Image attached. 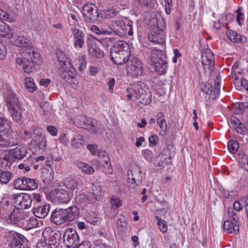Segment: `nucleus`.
I'll use <instances>...</instances> for the list:
<instances>
[{
	"label": "nucleus",
	"instance_id": "9d476101",
	"mask_svg": "<svg viewBox=\"0 0 248 248\" xmlns=\"http://www.w3.org/2000/svg\"><path fill=\"white\" fill-rule=\"evenodd\" d=\"M14 207L19 210L29 208L32 203V199L28 194L19 193L13 195Z\"/></svg>",
	"mask_w": 248,
	"mask_h": 248
},
{
	"label": "nucleus",
	"instance_id": "680f3d73",
	"mask_svg": "<svg viewBox=\"0 0 248 248\" xmlns=\"http://www.w3.org/2000/svg\"><path fill=\"white\" fill-rule=\"evenodd\" d=\"M220 77L217 76L215 80L214 88V94H218L220 92Z\"/></svg>",
	"mask_w": 248,
	"mask_h": 248
},
{
	"label": "nucleus",
	"instance_id": "c756f323",
	"mask_svg": "<svg viewBox=\"0 0 248 248\" xmlns=\"http://www.w3.org/2000/svg\"><path fill=\"white\" fill-rule=\"evenodd\" d=\"M56 199L62 203H67L70 201V197L64 189L62 188L58 189L56 192Z\"/></svg>",
	"mask_w": 248,
	"mask_h": 248
},
{
	"label": "nucleus",
	"instance_id": "412c9836",
	"mask_svg": "<svg viewBox=\"0 0 248 248\" xmlns=\"http://www.w3.org/2000/svg\"><path fill=\"white\" fill-rule=\"evenodd\" d=\"M50 210V205L46 203L34 206L33 209V213L38 218H43L47 215Z\"/></svg>",
	"mask_w": 248,
	"mask_h": 248
},
{
	"label": "nucleus",
	"instance_id": "864d4df0",
	"mask_svg": "<svg viewBox=\"0 0 248 248\" xmlns=\"http://www.w3.org/2000/svg\"><path fill=\"white\" fill-rule=\"evenodd\" d=\"M155 218L157 220V225L159 230L163 233L167 231V226L164 220L161 219L158 216H155Z\"/></svg>",
	"mask_w": 248,
	"mask_h": 248
},
{
	"label": "nucleus",
	"instance_id": "58836bf2",
	"mask_svg": "<svg viewBox=\"0 0 248 248\" xmlns=\"http://www.w3.org/2000/svg\"><path fill=\"white\" fill-rule=\"evenodd\" d=\"M110 202L111 204L110 208L111 212H112L111 216L114 217L117 214V212L115 211L116 209L121 206L122 203L120 199L116 197H112L110 199Z\"/></svg>",
	"mask_w": 248,
	"mask_h": 248
},
{
	"label": "nucleus",
	"instance_id": "f8f14e48",
	"mask_svg": "<svg viewBox=\"0 0 248 248\" xmlns=\"http://www.w3.org/2000/svg\"><path fill=\"white\" fill-rule=\"evenodd\" d=\"M84 20L87 23H93L96 21L99 16L98 9L92 3L85 4L82 9Z\"/></svg>",
	"mask_w": 248,
	"mask_h": 248
},
{
	"label": "nucleus",
	"instance_id": "423d86ee",
	"mask_svg": "<svg viewBox=\"0 0 248 248\" xmlns=\"http://www.w3.org/2000/svg\"><path fill=\"white\" fill-rule=\"evenodd\" d=\"M151 59L156 72L159 74L166 72L167 63L166 57L163 51L157 49L153 50L151 54Z\"/></svg>",
	"mask_w": 248,
	"mask_h": 248
},
{
	"label": "nucleus",
	"instance_id": "72a5a7b5",
	"mask_svg": "<svg viewBox=\"0 0 248 248\" xmlns=\"http://www.w3.org/2000/svg\"><path fill=\"white\" fill-rule=\"evenodd\" d=\"M243 72L242 69L239 67L237 63H234L231 72L232 78L233 80H241V79H243L242 75Z\"/></svg>",
	"mask_w": 248,
	"mask_h": 248
},
{
	"label": "nucleus",
	"instance_id": "79ce46f5",
	"mask_svg": "<svg viewBox=\"0 0 248 248\" xmlns=\"http://www.w3.org/2000/svg\"><path fill=\"white\" fill-rule=\"evenodd\" d=\"M75 202L81 206L86 205L90 202V200L87 197L83 194H78L75 197Z\"/></svg>",
	"mask_w": 248,
	"mask_h": 248
},
{
	"label": "nucleus",
	"instance_id": "7ed1b4c3",
	"mask_svg": "<svg viewBox=\"0 0 248 248\" xmlns=\"http://www.w3.org/2000/svg\"><path fill=\"white\" fill-rule=\"evenodd\" d=\"M26 139L31 138L30 142L31 146L38 147L39 149L44 150L46 148V140L45 135L42 134V130L34 127L24 132Z\"/></svg>",
	"mask_w": 248,
	"mask_h": 248
},
{
	"label": "nucleus",
	"instance_id": "f257e3e1",
	"mask_svg": "<svg viewBox=\"0 0 248 248\" xmlns=\"http://www.w3.org/2000/svg\"><path fill=\"white\" fill-rule=\"evenodd\" d=\"M128 44L124 41H118L113 45L110 50V56L113 62L122 65L128 62L130 52Z\"/></svg>",
	"mask_w": 248,
	"mask_h": 248
},
{
	"label": "nucleus",
	"instance_id": "09e8293b",
	"mask_svg": "<svg viewBox=\"0 0 248 248\" xmlns=\"http://www.w3.org/2000/svg\"><path fill=\"white\" fill-rule=\"evenodd\" d=\"M227 36L228 38L233 42L238 43L242 42L241 35L234 31H231Z\"/></svg>",
	"mask_w": 248,
	"mask_h": 248
},
{
	"label": "nucleus",
	"instance_id": "f03ea898",
	"mask_svg": "<svg viewBox=\"0 0 248 248\" xmlns=\"http://www.w3.org/2000/svg\"><path fill=\"white\" fill-rule=\"evenodd\" d=\"M5 98L12 119L17 123L21 122L24 109L16 95L11 92H8L5 95Z\"/></svg>",
	"mask_w": 248,
	"mask_h": 248
},
{
	"label": "nucleus",
	"instance_id": "37998d69",
	"mask_svg": "<svg viewBox=\"0 0 248 248\" xmlns=\"http://www.w3.org/2000/svg\"><path fill=\"white\" fill-rule=\"evenodd\" d=\"M17 64L23 69L25 73H29L31 71L33 65L28 63V64L25 63L21 58H17L16 60Z\"/></svg>",
	"mask_w": 248,
	"mask_h": 248
},
{
	"label": "nucleus",
	"instance_id": "cd10ccee",
	"mask_svg": "<svg viewBox=\"0 0 248 248\" xmlns=\"http://www.w3.org/2000/svg\"><path fill=\"white\" fill-rule=\"evenodd\" d=\"M67 221L74 220L79 215L78 208L76 206H71L66 209H63Z\"/></svg>",
	"mask_w": 248,
	"mask_h": 248
},
{
	"label": "nucleus",
	"instance_id": "393cba45",
	"mask_svg": "<svg viewBox=\"0 0 248 248\" xmlns=\"http://www.w3.org/2000/svg\"><path fill=\"white\" fill-rule=\"evenodd\" d=\"M128 181H134V182H140L142 180L141 170L140 168L136 167L128 172Z\"/></svg>",
	"mask_w": 248,
	"mask_h": 248
},
{
	"label": "nucleus",
	"instance_id": "a211bd4d",
	"mask_svg": "<svg viewBox=\"0 0 248 248\" xmlns=\"http://www.w3.org/2000/svg\"><path fill=\"white\" fill-rule=\"evenodd\" d=\"M58 72L61 78L67 82H72L76 75V70L71 64L69 67L68 66L59 67Z\"/></svg>",
	"mask_w": 248,
	"mask_h": 248
},
{
	"label": "nucleus",
	"instance_id": "a18cd8bd",
	"mask_svg": "<svg viewBox=\"0 0 248 248\" xmlns=\"http://www.w3.org/2000/svg\"><path fill=\"white\" fill-rule=\"evenodd\" d=\"M140 102L143 105H148L151 102V94L149 89L147 92H144L143 93L140 94L139 97Z\"/></svg>",
	"mask_w": 248,
	"mask_h": 248
},
{
	"label": "nucleus",
	"instance_id": "5fc2aeb1",
	"mask_svg": "<svg viewBox=\"0 0 248 248\" xmlns=\"http://www.w3.org/2000/svg\"><path fill=\"white\" fill-rule=\"evenodd\" d=\"M98 41L106 48L109 47L112 44H114L115 41L114 37H107L104 39L101 40H98Z\"/></svg>",
	"mask_w": 248,
	"mask_h": 248
},
{
	"label": "nucleus",
	"instance_id": "ddd939ff",
	"mask_svg": "<svg viewBox=\"0 0 248 248\" xmlns=\"http://www.w3.org/2000/svg\"><path fill=\"white\" fill-rule=\"evenodd\" d=\"M63 238L64 243L68 248H76L79 243L78 233L72 229H68L65 232Z\"/></svg>",
	"mask_w": 248,
	"mask_h": 248
},
{
	"label": "nucleus",
	"instance_id": "6e6552de",
	"mask_svg": "<svg viewBox=\"0 0 248 248\" xmlns=\"http://www.w3.org/2000/svg\"><path fill=\"white\" fill-rule=\"evenodd\" d=\"M165 29V26L163 25L159 26L158 23L156 26H153L148 35L149 40L155 44H162L164 43L166 39Z\"/></svg>",
	"mask_w": 248,
	"mask_h": 248
},
{
	"label": "nucleus",
	"instance_id": "49530a36",
	"mask_svg": "<svg viewBox=\"0 0 248 248\" xmlns=\"http://www.w3.org/2000/svg\"><path fill=\"white\" fill-rule=\"evenodd\" d=\"M238 163L240 167L248 172V156L246 154H239Z\"/></svg>",
	"mask_w": 248,
	"mask_h": 248
},
{
	"label": "nucleus",
	"instance_id": "dca6fc26",
	"mask_svg": "<svg viewBox=\"0 0 248 248\" xmlns=\"http://www.w3.org/2000/svg\"><path fill=\"white\" fill-rule=\"evenodd\" d=\"M88 47V54L92 58L100 59L104 57V53L96 43L92 39H88L87 40Z\"/></svg>",
	"mask_w": 248,
	"mask_h": 248
},
{
	"label": "nucleus",
	"instance_id": "6e6d98bb",
	"mask_svg": "<svg viewBox=\"0 0 248 248\" xmlns=\"http://www.w3.org/2000/svg\"><path fill=\"white\" fill-rule=\"evenodd\" d=\"M228 148L230 152L235 153L239 148L238 143L234 140H231L228 143Z\"/></svg>",
	"mask_w": 248,
	"mask_h": 248
},
{
	"label": "nucleus",
	"instance_id": "338daca9",
	"mask_svg": "<svg viewBox=\"0 0 248 248\" xmlns=\"http://www.w3.org/2000/svg\"><path fill=\"white\" fill-rule=\"evenodd\" d=\"M165 2V11L167 15H169L171 12V9L172 6L171 0H164Z\"/></svg>",
	"mask_w": 248,
	"mask_h": 248
},
{
	"label": "nucleus",
	"instance_id": "39448f33",
	"mask_svg": "<svg viewBox=\"0 0 248 248\" xmlns=\"http://www.w3.org/2000/svg\"><path fill=\"white\" fill-rule=\"evenodd\" d=\"M5 233L8 248H28L27 240L23 235L14 231H8Z\"/></svg>",
	"mask_w": 248,
	"mask_h": 248
},
{
	"label": "nucleus",
	"instance_id": "bf43d9fd",
	"mask_svg": "<svg viewBox=\"0 0 248 248\" xmlns=\"http://www.w3.org/2000/svg\"><path fill=\"white\" fill-rule=\"evenodd\" d=\"M98 156L102 159V162L109 161V158L107 153L104 150H98L96 153Z\"/></svg>",
	"mask_w": 248,
	"mask_h": 248
},
{
	"label": "nucleus",
	"instance_id": "4468645a",
	"mask_svg": "<svg viewBox=\"0 0 248 248\" xmlns=\"http://www.w3.org/2000/svg\"><path fill=\"white\" fill-rule=\"evenodd\" d=\"M127 71L128 75L133 77L141 75L143 73L141 62L137 58H132L127 62Z\"/></svg>",
	"mask_w": 248,
	"mask_h": 248
},
{
	"label": "nucleus",
	"instance_id": "473e14b6",
	"mask_svg": "<svg viewBox=\"0 0 248 248\" xmlns=\"http://www.w3.org/2000/svg\"><path fill=\"white\" fill-rule=\"evenodd\" d=\"M91 30L93 32L98 35H109L112 34V31H109L108 28L106 27V25L103 26L101 25L99 27L95 25H93L91 27Z\"/></svg>",
	"mask_w": 248,
	"mask_h": 248
},
{
	"label": "nucleus",
	"instance_id": "69168bd1",
	"mask_svg": "<svg viewBox=\"0 0 248 248\" xmlns=\"http://www.w3.org/2000/svg\"><path fill=\"white\" fill-rule=\"evenodd\" d=\"M236 21L239 25H242L244 18V15L243 13L240 12V9L237 11Z\"/></svg>",
	"mask_w": 248,
	"mask_h": 248
},
{
	"label": "nucleus",
	"instance_id": "c03bdc74",
	"mask_svg": "<svg viewBox=\"0 0 248 248\" xmlns=\"http://www.w3.org/2000/svg\"><path fill=\"white\" fill-rule=\"evenodd\" d=\"M25 190H34L38 187V184L32 178L25 177Z\"/></svg>",
	"mask_w": 248,
	"mask_h": 248
},
{
	"label": "nucleus",
	"instance_id": "e2e57ef3",
	"mask_svg": "<svg viewBox=\"0 0 248 248\" xmlns=\"http://www.w3.org/2000/svg\"><path fill=\"white\" fill-rule=\"evenodd\" d=\"M140 182H134V181H128V188L132 192H134L137 190L139 184Z\"/></svg>",
	"mask_w": 248,
	"mask_h": 248
},
{
	"label": "nucleus",
	"instance_id": "bb28decb",
	"mask_svg": "<svg viewBox=\"0 0 248 248\" xmlns=\"http://www.w3.org/2000/svg\"><path fill=\"white\" fill-rule=\"evenodd\" d=\"M74 165L78 167L82 173L87 175H92L94 172V169L91 166L81 161H76L74 162Z\"/></svg>",
	"mask_w": 248,
	"mask_h": 248
},
{
	"label": "nucleus",
	"instance_id": "4be33fe9",
	"mask_svg": "<svg viewBox=\"0 0 248 248\" xmlns=\"http://www.w3.org/2000/svg\"><path fill=\"white\" fill-rule=\"evenodd\" d=\"M1 167L7 169L12 165L14 159L11 154V151H4L0 155Z\"/></svg>",
	"mask_w": 248,
	"mask_h": 248
},
{
	"label": "nucleus",
	"instance_id": "7c9ffc66",
	"mask_svg": "<svg viewBox=\"0 0 248 248\" xmlns=\"http://www.w3.org/2000/svg\"><path fill=\"white\" fill-rule=\"evenodd\" d=\"M10 124L9 121L3 117H0V131L2 133H8L10 129ZM5 141L4 139L1 135H0V142Z\"/></svg>",
	"mask_w": 248,
	"mask_h": 248
},
{
	"label": "nucleus",
	"instance_id": "603ef678",
	"mask_svg": "<svg viewBox=\"0 0 248 248\" xmlns=\"http://www.w3.org/2000/svg\"><path fill=\"white\" fill-rule=\"evenodd\" d=\"M228 214L231 221L235 224H239L238 222V217H237L236 212L233 210L232 208H230L228 209Z\"/></svg>",
	"mask_w": 248,
	"mask_h": 248
},
{
	"label": "nucleus",
	"instance_id": "f704fd0d",
	"mask_svg": "<svg viewBox=\"0 0 248 248\" xmlns=\"http://www.w3.org/2000/svg\"><path fill=\"white\" fill-rule=\"evenodd\" d=\"M13 209V206L10 202L7 200H3L0 205V211L3 215H10Z\"/></svg>",
	"mask_w": 248,
	"mask_h": 248
},
{
	"label": "nucleus",
	"instance_id": "8fccbe9b",
	"mask_svg": "<svg viewBox=\"0 0 248 248\" xmlns=\"http://www.w3.org/2000/svg\"><path fill=\"white\" fill-rule=\"evenodd\" d=\"M41 178L45 183L49 184L53 180V177L51 172L45 170L42 172Z\"/></svg>",
	"mask_w": 248,
	"mask_h": 248
},
{
	"label": "nucleus",
	"instance_id": "4d7b16f0",
	"mask_svg": "<svg viewBox=\"0 0 248 248\" xmlns=\"http://www.w3.org/2000/svg\"><path fill=\"white\" fill-rule=\"evenodd\" d=\"M77 67L78 68L79 70L81 71L86 66V61L85 56H80L78 58V62L76 63Z\"/></svg>",
	"mask_w": 248,
	"mask_h": 248
},
{
	"label": "nucleus",
	"instance_id": "4c0bfd02",
	"mask_svg": "<svg viewBox=\"0 0 248 248\" xmlns=\"http://www.w3.org/2000/svg\"><path fill=\"white\" fill-rule=\"evenodd\" d=\"M84 142L82 135L77 134L71 140L70 144L75 148H79Z\"/></svg>",
	"mask_w": 248,
	"mask_h": 248
},
{
	"label": "nucleus",
	"instance_id": "f3484780",
	"mask_svg": "<svg viewBox=\"0 0 248 248\" xmlns=\"http://www.w3.org/2000/svg\"><path fill=\"white\" fill-rule=\"evenodd\" d=\"M73 44L75 48H82L85 45V34L83 32L75 27L71 28Z\"/></svg>",
	"mask_w": 248,
	"mask_h": 248
},
{
	"label": "nucleus",
	"instance_id": "a878e982",
	"mask_svg": "<svg viewBox=\"0 0 248 248\" xmlns=\"http://www.w3.org/2000/svg\"><path fill=\"white\" fill-rule=\"evenodd\" d=\"M11 154L12 155L14 159H22L27 154V150L24 146H18L12 149Z\"/></svg>",
	"mask_w": 248,
	"mask_h": 248
},
{
	"label": "nucleus",
	"instance_id": "052dcab7",
	"mask_svg": "<svg viewBox=\"0 0 248 248\" xmlns=\"http://www.w3.org/2000/svg\"><path fill=\"white\" fill-rule=\"evenodd\" d=\"M7 52V48L5 44L0 42V59L3 60L5 58Z\"/></svg>",
	"mask_w": 248,
	"mask_h": 248
},
{
	"label": "nucleus",
	"instance_id": "de8ad7c7",
	"mask_svg": "<svg viewBox=\"0 0 248 248\" xmlns=\"http://www.w3.org/2000/svg\"><path fill=\"white\" fill-rule=\"evenodd\" d=\"M25 177L18 178L14 182V186L16 189L25 190Z\"/></svg>",
	"mask_w": 248,
	"mask_h": 248
},
{
	"label": "nucleus",
	"instance_id": "13d9d810",
	"mask_svg": "<svg viewBox=\"0 0 248 248\" xmlns=\"http://www.w3.org/2000/svg\"><path fill=\"white\" fill-rule=\"evenodd\" d=\"M202 91L207 94H211L213 91V87L212 84L205 83L201 87Z\"/></svg>",
	"mask_w": 248,
	"mask_h": 248
},
{
	"label": "nucleus",
	"instance_id": "1a4fd4ad",
	"mask_svg": "<svg viewBox=\"0 0 248 248\" xmlns=\"http://www.w3.org/2000/svg\"><path fill=\"white\" fill-rule=\"evenodd\" d=\"M44 238L46 239V242L50 248H57L60 245L61 233L59 231L52 230L50 228L43 232Z\"/></svg>",
	"mask_w": 248,
	"mask_h": 248
},
{
	"label": "nucleus",
	"instance_id": "2f4dec72",
	"mask_svg": "<svg viewBox=\"0 0 248 248\" xmlns=\"http://www.w3.org/2000/svg\"><path fill=\"white\" fill-rule=\"evenodd\" d=\"M0 35L10 39L13 36V30L0 19Z\"/></svg>",
	"mask_w": 248,
	"mask_h": 248
},
{
	"label": "nucleus",
	"instance_id": "774afa93",
	"mask_svg": "<svg viewBox=\"0 0 248 248\" xmlns=\"http://www.w3.org/2000/svg\"><path fill=\"white\" fill-rule=\"evenodd\" d=\"M36 248H50L46 242V239L44 238V240H40L36 244Z\"/></svg>",
	"mask_w": 248,
	"mask_h": 248
},
{
	"label": "nucleus",
	"instance_id": "5701e85b",
	"mask_svg": "<svg viewBox=\"0 0 248 248\" xmlns=\"http://www.w3.org/2000/svg\"><path fill=\"white\" fill-rule=\"evenodd\" d=\"M11 43L15 46H18L23 49L27 47L29 45V41L23 35H18L11 38Z\"/></svg>",
	"mask_w": 248,
	"mask_h": 248
},
{
	"label": "nucleus",
	"instance_id": "2eb2a0df",
	"mask_svg": "<svg viewBox=\"0 0 248 248\" xmlns=\"http://www.w3.org/2000/svg\"><path fill=\"white\" fill-rule=\"evenodd\" d=\"M148 88L145 84L139 81L131 86L130 88L127 89V97L129 100H130L133 96L136 98H138L140 94L143 93L144 92H147Z\"/></svg>",
	"mask_w": 248,
	"mask_h": 248
},
{
	"label": "nucleus",
	"instance_id": "6ab92c4d",
	"mask_svg": "<svg viewBox=\"0 0 248 248\" xmlns=\"http://www.w3.org/2000/svg\"><path fill=\"white\" fill-rule=\"evenodd\" d=\"M106 27L112 31V34L121 36L123 35V31L125 25L124 23L119 20H113L108 24L106 25Z\"/></svg>",
	"mask_w": 248,
	"mask_h": 248
},
{
	"label": "nucleus",
	"instance_id": "aec40b11",
	"mask_svg": "<svg viewBox=\"0 0 248 248\" xmlns=\"http://www.w3.org/2000/svg\"><path fill=\"white\" fill-rule=\"evenodd\" d=\"M65 216L63 209H56L52 212L50 219L52 222L57 225H61L67 222Z\"/></svg>",
	"mask_w": 248,
	"mask_h": 248
},
{
	"label": "nucleus",
	"instance_id": "a19ab883",
	"mask_svg": "<svg viewBox=\"0 0 248 248\" xmlns=\"http://www.w3.org/2000/svg\"><path fill=\"white\" fill-rule=\"evenodd\" d=\"M64 185L67 189L71 191L75 190L78 187L77 181L72 178H67L64 181Z\"/></svg>",
	"mask_w": 248,
	"mask_h": 248
},
{
	"label": "nucleus",
	"instance_id": "20e7f679",
	"mask_svg": "<svg viewBox=\"0 0 248 248\" xmlns=\"http://www.w3.org/2000/svg\"><path fill=\"white\" fill-rule=\"evenodd\" d=\"M75 124L78 127L85 128L96 134L102 133L103 129L96 120L85 116L78 115L75 117Z\"/></svg>",
	"mask_w": 248,
	"mask_h": 248
},
{
	"label": "nucleus",
	"instance_id": "9b49d317",
	"mask_svg": "<svg viewBox=\"0 0 248 248\" xmlns=\"http://www.w3.org/2000/svg\"><path fill=\"white\" fill-rule=\"evenodd\" d=\"M202 63L205 73L210 74L214 68L215 58L210 49H206L202 53Z\"/></svg>",
	"mask_w": 248,
	"mask_h": 248
},
{
	"label": "nucleus",
	"instance_id": "c9c22d12",
	"mask_svg": "<svg viewBox=\"0 0 248 248\" xmlns=\"http://www.w3.org/2000/svg\"><path fill=\"white\" fill-rule=\"evenodd\" d=\"M12 173L0 169V184H7L12 179Z\"/></svg>",
	"mask_w": 248,
	"mask_h": 248
},
{
	"label": "nucleus",
	"instance_id": "b1692460",
	"mask_svg": "<svg viewBox=\"0 0 248 248\" xmlns=\"http://www.w3.org/2000/svg\"><path fill=\"white\" fill-rule=\"evenodd\" d=\"M13 211L8 215L11 223L22 226L23 223L22 214L19 209L14 208Z\"/></svg>",
	"mask_w": 248,
	"mask_h": 248
},
{
	"label": "nucleus",
	"instance_id": "0e129e2a",
	"mask_svg": "<svg viewBox=\"0 0 248 248\" xmlns=\"http://www.w3.org/2000/svg\"><path fill=\"white\" fill-rule=\"evenodd\" d=\"M125 219V217L124 216L121 215L117 220L118 225L122 229L125 228L126 226Z\"/></svg>",
	"mask_w": 248,
	"mask_h": 248
},
{
	"label": "nucleus",
	"instance_id": "c85d7f7f",
	"mask_svg": "<svg viewBox=\"0 0 248 248\" xmlns=\"http://www.w3.org/2000/svg\"><path fill=\"white\" fill-rule=\"evenodd\" d=\"M224 231L228 233H236L239 230V224H235L232 221L226 220L223 224Z\"/></svg>",
	"mask_w": 248,
	"mask_h": 248
},
{
	"label": "nucleus",
	"instance_id": "3c124183",
	"mask_svg": "<svg viewBox=\"0 0 248 248\" xmlns=\"http://www.w3.org/2000/svg\"><path fill=\"white\" fill-rule=\"evenodd\" d=\"M25 84L26 88L28 89L29 92L32 93L35 90L36 86L32 78H26Z\"/></svg>",
	"mask_w": 248,
	"mask_h": 248
},
{
	"label": "nucleus",
	"instance_id": "0eeeda50",
	"mask_svg": "<svg viewBox=\"0 0 248 248\" xmlns=\"http://www.w3.org/2000/svg\"><path fill=\"white\" fill-rule=\"evenodd\" d=\"M19 53L20 55L31 64H40L42 62V57L38 51L31 45H29L25 49L19 48Z\"/></svg>",
	"mask_w": 248,
	"mask_h": 248
},
{
	"label": "nucleus",
	"instance_id": "e433bc0d",
	"mask_svg": "<svg viewBox=\"0 0 248 248\" xmlns=\"http://www.w3.org/2000/svg\"><path fill=\"white\" fill-rule=\"evenodd\" d=\"M38 224V220L34 217H31L26 220H23L22 226L25 229L29 230L36 227Z\"/></svg>",
	"mask_w": 248,
	"mask_h": 248
},
{
	"label": "nucleus",
	"instance_id": "ea45409f",
	"mask_svg": "<svg viewBox=\"0 0 248 248\" xmlns=\"http://www.w3.org/2000/svg\"><path fill=\"white\" fill-rule=\"evenodd\" d=\"M58 60L61 64V67L69 66L71 65L70 61L67 59L64 53L61 51L57 52Z\"/></svg>",
	"mask_w": 248,
	"mask_h": 248
}]
</instances>
